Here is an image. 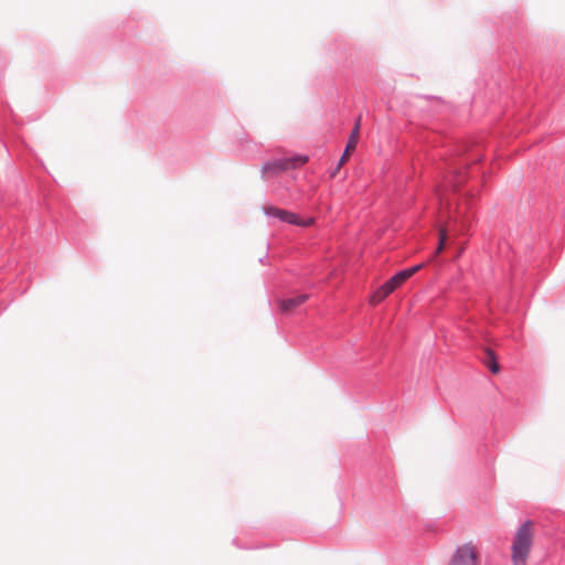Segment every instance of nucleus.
I'll use <instances>...</instances> for the list:
<instances>
[{
  "label": "nucleus",
  "mask_w": 565,
  "mask_h": 565,
  "mask_svg": "<svg viewBox=\"0 0 565 565\" xmlns=\"http://www.w3.org/2000/svg\"><path fill=\"white\" fill-rule=\"evenodd\" d=\"M448 565H480V553L472 543L459 546Z\"/></svg>",
  "instance_id": "20e7f679"
},
{
  "label": "nucleus",
  "mask_w": 565,
  "mask_h": 565,
  "mask_svg": "<svg viewBox=\"0 0 565 565\" xmlns=\"http://www.w3.org/2000/svg\"><path fill=\"white\" fill-rule=\"evenodd\" d=\"M360 129H361V116L358 117L354 128L351 131V135L349 137V140L347 141V146L344 149L343 154L341 156L339 163L337 166V170H340L343 164L347 163L352 152L355 150L356 145L359 142L360 138Z\"/></svg>",
  "instance_id": "423d86ee"
},
{
  "label": "nucleus",
  "mask_w": 565,
  "mask_h": 565,
  "mask_svg": "<svg viewBox=\"0 0 565 565\" xmlns=\"http://www.w3.org/2000/svg\"><path fill=\"white\" fill-rule=\"evenodd\" d=\"M534 524L532 521L522 523L514 533L511 545L512 565H526L534 543Z\"/></svg>",
  "instance_id": "f257e3e1"
},
{
  "label": "nucleus",
  "mask_w": 565,
  "mask_h": 565,
  "mask_svg": "<svg viewBox=\"0 0 565 565\" xmlns=\"http://www.w3.org/2000/svg\"><path fill=\"white\" fill-rule=\"evenodd\" d=\"M307 156L297 154L290 158L275 159L266 162L262 167L263 177H273L279 172L288 171L291 169H298L308 162Z\"/></svg>",
  "instance_id": "7ed1b4c3"
},
{
  "label": "nucleus",
  "mask_w": 565,
  "mask_h": 565,
  "mask_svg": "<svg viewBox=\"0 0 565 565\" xmlns=\"http://www.w3.org/2000/svg\"><path fill=\"white\" fill-rule=\"evenodd\" d=\"M424 267V264H418L411 268L404 269L394 275L384 285L379 287L370 297V303L376 306L382 302L387 296H390L396 288L402 286L407 279L414 276Z\"/></svg>",
  "instance_id": "f03ea898"
},
{
  "label": "nucleus",
  "mask_w": 565,
  "mask_h": 565,
  "mask_svg": "<svg viewBox=\"0 0 565 565\" xmlns=\"http://www.w3.org/2000/svg\"><path fill=\"white\" fill-rule=\"evenodd\" d=\"M446 239H447V232L445 228H441L439 232V245L437 247L436 254H439L443 252V249L445 247Z\"/></svg>",
  "instance_id": "1a4fd4ad"
},
{
  "label": "nucleus",
  "mask_w": 565,
  "mask_h": 565,
  "mask_svg": "<svg viewBox=\"0 0 565 565\" xmlns=\"http://www.w3.org/2000/svg\"><path fill=\"white\" fill-rule=\"evenodd\" d=\"M263 211L266 215L274 216L279 218L280 221L289 224H295L301 227H308L313 224L315 220L312 217H309L307 220L300 218L297 214L273 206V205H266L263 207Z\"/></svg>",
  "instance_id": "39448f33"
},
{
  "label": "nucleus",
  "mask_w": 565,
  "mask_h": 565,
  "mask_svg": "<svg viewBox=\"0 0 565 565\" xmlns=\"http://www.w3.org/2000/svg\"><path fill=\"white\" fill-rule=\"evenodd\" d=\"M308 298H309L308 295L302 294V295L296 296L294 298L280 300L279 306H280L281 311H284V312H291L297 307H299L302 303H305L308 300Z\"/></svg>",
  "instance_id": "0eeeda50"
},
{
  "label": "nucleus",
  "mask_w": 565,
  "mask_h": 565,
  "mask_svg": "<svg viewBox=\"0 0 565 565\" xmlns=\"http://www.w3.org/2000/svg\"><path fill=\"white\" fill-rule=\"evenodd\" d=\"M338 172H339V170H337V168H335V169H333V172L331 173V177H332V178H334V177L337 175V173H338Z\"/></svg>",
  "instance_id": "9d476101"
},
{
  "label": "nucleus",
  "mask_w": 565,
  "mask_h": 565,
  "mask_svg": "<svg viewBox=\"0 0 565 565\" xmlns=\"http://www.w3.org/2000/svg\"><path fill=\"white\" fill-rule=\"evenodd\" d=\"M487 354H488V361L486 362L488 367L490 369V371L494 374L499 373L500 371V366L498 364V362L495 361V356L493 354L492 351L488 350L487 351Z\"/></svg>",
  "instance_id": "6e6552de"
}]
</instances>
